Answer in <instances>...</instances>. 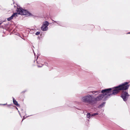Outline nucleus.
<instances>
[{
	"label": "nucleus",
	"instance_id": "obj_1",
	"mask_svg": "<svg viewBox=\"0 0 130 130\" xmlns=\"http://www.w3.org/2000/svg\"><path fill=\"white\" fill-rule=\"evenodd\" d=\"M129 82H127L122 84L114 88L112 91V93H111L112 88H109L107 89H109L108 91V96L109 97L112 95H115L118 93L121 90H125L128 89L129 87V85H128Z\"/></svg>",
	"mask_w": 130,
	"mask_h": 130
},
{
	"label": "nucleus",
	"instance_id": "obj_17",
	"mask_svg": "<svg viewBox=\"0 0 130 130\" xmlns=\"http://www.w3.org/2000/svg\"><path fill=\"white\" fill-rule=\"evenodd\" d=\"M6 105V104H3V105Z\"/></svg>",
	"mask_w": 130,
	"mask_h": 130
},
{
	"label": "nucleus",
	"instance_id": "obj_2",
	"mask_svg": "<svg viewBox=\"0 0 130 130\" xmlns=\"http://www.w3.org/2000/svg\"><path fill=\"white\" fill-rule=\"evenodd\" d=\"M109 89H105L102 90L101 92L102 93V94L98 96L94 99V101H99L102 99L104 98H106L108 97V91Z\"/></svg>",
	"mask_w": 130,
	"mask_h": 130
},
{
	"label": "nucleus",
	"instance_id": "obj_5",
	"mask_svg": "<svg viewBox=\"0 0 130 130\" xmlns=\"http://www.w3.org/2000/svg\"><path fill=\"white\" fill-rule=\"evenodd\" d=\"M130 95H129L127 92L123 91L121 94V97L123 100L125 101L127 100L128 96Z\"/></svg>",
	"mask_w": 130,
	"mask_h": 130
},
{
	"label": "nucleus",
	"instance_id": "obj_12",
	"mask_svg": "<svg viewBox=\"0 0 130 130\" xmlns=\"http://www.w3.org/2000/svg\"><path fill=\"white\" fill-rule=\"evenodd\" d=\"M92 93H96V92H98V93H100V92L99 91H93L92 92Z\"/></svg>",
	"mask_w": 130,
	"mask_h": 130
},
{
	"label": "nucleus",
	"instance_id": "obj_6",
	"mask_svg": "<svg viewBox=\"0 0 130 130\" xmlns=\"http://www.w3.org/2000/svg\"><path fill=\"white\" fill-rule=\"evenodd\" d=\"M48 23L47 21L44 22L41 27V29L43 31H45L47 30L48 29L47 27L48 25Z\"/></svg>",
	"mask_w": 130,
	"mask_h": 130
},
{
	"label": "nucleus",
	"instance_id": "obj_7",
	"mask_svg": "<svg viewBox=\"0 0 130 130\" xmlns=\"http://www.w3.org/2000/svg\"><path fill=\"white\" fill-rule=\"evenodd\" d=\"M17 13H13L10 17L9 18L7 19V20L8 21H10L11 19H12L13 17H14L15 18L17 16Z\"/></svg>",
	"mask_w": 130,
	"mask_h": 130
},
{
	"label": "nucleus",
	"instance_id": "obj_10",
	"mask_svg": "<svg viewBox=\"0 0 130 130\" xmlns=\"http://www.w3.org/2000/svg\"><path fill=\"white\" fill-rule=\"evenodd\" d=\"M90 116V114L89 113H88L87 114V118H89Z\"/></svg>",
	"mask_w": 130,
	"mask_h": 130
},
{
	"label": "nucleus",
	"instance_id": "obj_11",
	"mask_svg": "<svg viewBox=\"0 0 130 130\" xmlns=\"http://www.w3.org/2000/svg\"><path fill=\"white\" fill-rule=\"evenodd\" d=\"M40 33V32H37L36 33V35H38Z\"/></svg>",
	"mask_w": 130,
	"mask_h": 130
},
{
	"label": "nucleus",
	"instance_id": "obj_4",
	"mask_svg": "<svg viewBox=\"0 0 130 130\" xmlns=\"http://www.w3.org/2000/svg\"><path fill=\"white\" fill-rule=\"evenodd\" d=\"M17 11L18 13L21 15H30L31 14L28 11L25 10H24L21 8H18Z\"/></svg>",
	"mask_w": 130,
	"mask_h": 130
},
{
	"label": "nucleus",
	"instance_id": "obj_8",
	"mask_svg": "<svg viewBox=\"0 0 130 130\" xmlns=\"http://www.w3.org/2000/svg\"><path fill=\"white\" fill-rule=\"evenodd\" d=\"M13 102L14 104L18 106H20V105L18 104L17 102L15 100V99L13 97Z\"/></svg>",
	"mask_w": 130,
	"mask_h": 130
},
{
	"label": "nucleus",
	"instance_id": "obj_13",
	"mask_svg": "<svg viewBox=\"0 0 130 130\" xmlns=\"http://www.w3.org/2000/svg\"><path fill=\"white\" fill-rule=\"evenodd\" d=\"M93 115H94V116L96 115H98V113H94Z\"/></svg>",
	"mask_w": 130,
	"mask_h": 130
},
{
	"label": "nucleus",
	"instance_id": "obj_14",
	"mask_svg": "<svg viewBox=\"0 0 130 130\" xmlns=\"http://www.w3.org/2000/svg\"><path fill=\"white\" fill-rule=\"evenodd\" d=\"M38 67H42V66H39V65H38Z\"/></svg>",
	"mask_w": 130,
	"mask_h": 130
},
{
	"label": "nucleus",
	"instance_id": "obj_16",
	"mask_svg": "<svg viewBox=\"0 0 130 130\" xmlns=\"http://www.w3.org/2000/svg\"><path fill=\"white\" fill-rule=\"evenodd\" d=\"M54 21V22H56V23H57V21Z\"/></svg>",
	"mask_w": 130,
	"mask_h": 130
},
{
	"label": "nucleus",
	"instance_id": "obj_9",
	"mask_svg": "<svg viewBox=\"0 0 130 130\" xmlns=\"http://www.w3.org/2000/svg\"><path fill=\"white\" fill-rule=\"evenodd\" d=\"M105 103V102H103L101 104L99 105L98 107V108H100L103 107L104 106Z\"/></svg>",
	"mask_w": 130,
	"mask_h": 130
},
{
	"label": "nucleus",
	"instance_id": "obj_3",
	"mask_svg": "<svg viewBox=\"0 0 130 130\" xmlns=\"http://www.w3.org/2000/svg\"><path fill=\"white\" fill-rule=\"evenodd\" d=\"M82 101L86 103L89 104L93 103V102L92 96L90 95L83 97L82 98Z\"/></svg>",
	"mask_w": 130,
	"mask_h": 130
},
{
	"label": "nucleus",
	"instance_id": "obj_15",
	"mask_svg": "<svg viewBox=\"0 0 130 130\" xmlns=\"http://www.w3.org/2000/svg\"><path fill=\"white\" fill-rule=\"evenodd\" d=\"M94 116V115H93V114H92V115H91V116Z\"/></svg>",
	"mask_w": 130,
	"mask_h": 130
}]
</instances>
